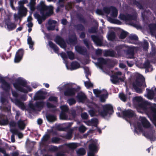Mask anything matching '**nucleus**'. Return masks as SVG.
Here are the masks:
<instances>
[{
	"label": "nucleus",
	"instance_id": "nucleus-1",
	"mask_svg": "<svg viewBox=\"0 0 156 156\" xmlns=\"http://www.w3.org/2000/svg\"><path fill=\"white\" fill-rule=\"evenodd\" d=\"M139 121L140 122H138L135 126L136 131H142L143 126L147 128L150 126V123L144 117H140Z\"/></svg>",
	"mask_w": 156,
	"mask_h": 156
},
{
	"label": "nucleus",
	"instance_id": "nucleus-2",
	"mask_svg": "<svg viewBox=\"0 0 156 156\" xmlns=\"http://www.w3.org/2000/svg\"><path fill=\"white\" fill-rule=\"evenodd\" d=\"M144 82V78L142 75H140L139 77L137 79L136 82L133 84L134 88L136 92L140 93L142 92L141 89L139 88L138 87L142 86L146 87Z\"/></svg>",
	"mask_w": 156,
	"mask_h": 156
},
{
	"label": "nucleus",
	"instance_id": "nucleus-3",
	"mask_svg": "<svg viewBox=\"0 0 156 156\" xmlns=\"http://www.w3.org/2000/svg\"><path fill=\"white\" fill-rule=\"evenodd\" d=\"M28 2L27 0H22L18 2L19 4V13L22 16H26L27 10V9L23 6L25 4Z\"/></svg>",
	"mask_w": 156,
	"mask_h": 156
},
{
	"label": "nucleus",
	"instance_id": "nucleus-4",
	"mask_svg": "<svg viewBox=\"0 0 156 156\" xmlns=\"http://www.w3.org/2000/svg\"><path fill=\"white\" fill-rule=\"evenodd\" d=\"M103 111L99 113V114L105 117L107 115L108 113L111 114L113 112V107L111 105H106L103 107Z\"/></svg>",
	"mask_w": 156,
	"mask_h": 156
},
{
	"label": "nucleus",
	"instance_id": "nucleus-5",
	"mask_svg": "<svg viewBox=\"0 0 156 156\" xmlns=\"http://www.w3.org/2000/svg\"><path fill=\"white\" fill-rule=\"evenodd\" d=\"M152 105L147 102L142 103L140 105L137 107V110L138 112H146L148 110V109L152 107Z\"/></svg>",
	"mask_w": 156,
	"mask_h": 156
},
{
	"label": "nucleus",
	"instance_id": "nucleus-6",
	"mask_svg": "<svg viewBox=\"0 0 156 156\" xmlns=\"http://www.w3.org/2000/svg\"><path fill=\"white\" fill-rule=\"evenodd\" d=\"M13 85L15 88L23 92L27 93L31 90L30 87L27 86L23 85L21 83H14Z\"/></svg>",
	"mask_w": 156,
	"mask_h": 156
},
{
	"label": "nucleus",
	"instance_id": "nucleus-7",
	"mask_svg": "<svg viewBox=\"0 0 156 156\" xmlns=\"http://www.w3.org/2000/svg\"><path fill=\"white\" fill-rule=\"evenodd\" d=\"M38 9L42 12V11H45L49 12L50 13H51L53 11V8L52 6L50 5L48 7L45 6L44 2L41 1L38 6Z\"/></svg>",
	"mask_w": 156,
	"mask_h": 156
},
{
	"label": "nucleus",
	"instance_id": "nucleus-8",
	"mask_svg": "<svg viewBox=\"0 0 156 156\" xmlns=\"http://www.w3.org/2000/svg\"><path fill=\"white\" fill-rule=\"evenodd\" d=\"M72 84L68 83L64 85V88H66L67 90L65 91V94L66 96L71 95L75 94L76 90L74 88H71Z\"/></svg>",
	"mask_w": 156,
	"mask_h": 156
},
{
	"label": "nucleus",
	"instance_id": "nucleus-9",
	"mask_svg": "<svg viewBox=\"0 0 156 156\" xmlns=\"http://www.w3.org/2000/svg\"><path fill=\"white\" fill-rule=\"evenodd\" d=\"M93 92L96 96H98L100 94L102 95V97H100V100L101 101L104 102L106 99L105 97L107 95V92L105 90H100L97 89L93 90Z\"/></svg>",
	"mask_w": 156,
	"mask_h": 156
},
{
	"label": "nucleus",
	"instance_id": "nucleus-10",
	"mask_svg": "<svg viewBox=\"0 0 156 156\" xmlns=\"http://www.w3.org/2000/svg\"><path fill=\"white\" fill-rule=\"evenodd\" d=\"M105 12L107 14H108L111 12V15L113 17H115L117 16V10L114 7H112L110 9L105 8Z\"/></svg>",
	"mask_w": 156,
	"mask_h": 156
},
{
	"label": "nucleus",
	"instance_id": "nucleus-11",
	"mask_svg": "<svg viewBox=\"0 0 156 156\" xmlns=\"http://www.w3.org/2000/svg\"><path fill=\"white\" fill-rule=\"evenodd\" d=\"M97 141L94 142V143L92 144L89 146L90 152L88 153V156H94V152L96 150V143Z\"/></svg>",
	"mask_w": 156,
	"mask_h": 156
},
{
	"label": "nucleus",
	"instance_id": "nucleus-12",
	"mask_svg": "<svg viewBox=\"0 0 156 156\" xmlns=\"http://www.w3.org/2000/svg\"><path fill=\"white\" fill-rule=\"evenodd\" d=\"M23 54V51L22 49H20L18 51L14 59L15 62H18L21 60Z\"/></svg>",
	"mask_w": 156,
	"mask_h": 156
},
{
	"label": "nucleus",
	"instance_id": "nucleus-13",
	"mask_svg": "<svg viewBox=\"0 0 156 156\" xmlns=\"http://www.w3.org/2000/svg\"><path fill=\"white\" fill-rule=\"evenodd\" d=\"M5 27L9 31L12 30L16 28V25L14 23L8 21L6 23Z\"/></svg>",
	"mask_w": 156,
	"mask_h": 156
},
{
	"label": "nucleus",
	"instance_id": "nucleus-14",
	"mask_svg": "<svg viewBox=\"0 0 156 156\" xmlns=\"http://www.w3.org/2000/svg\"><path fill=\"white\" fill-rule=\"evenodd\" d=\"M125 79L124 75L122 76V78H119L117 76L114 75L111 77V80L113 83L115 84L118 82L119 80L123 81L125 80Z\"/></svg>",
	"mask_w": 156,
	"mask_h": 156
},
{
	"label": "nucleus",
	"instance_id": "nucleus-15",
	"mask_svg": "<svg viewBox=\"0 0 156 156\" xmlns=\"http://www.w3.org/2000/svg\"><path fill=\"white\" fill-rule=\"evenodd\" d=\"M55 41L62 48H64L65 45L64 41L60 37H57L55 40Z\"/></svg>",
	"mask_w": 156,
	"mask_h": 156
},
{
	"label": "nucleus",
	"instance_id": "nucleus-16",
	"mask_svg": "<svg viewBox=\"0 0 156 156\" xmlns=\"http://www.w3.org/2000/svg\"><path fill=\"white\" fill-rule=\"evenodd\" d=\"M122 113L125 117L128 118L132 117L134 115L133 112L130 110H127L123 111Z\"/></svg>",
	"mask_w": 156,
	"mask_h": 156
},
{
	"label": "nucleus",
	"instance_id": "nucleus-17",
	"mask_svg": "<svg viewBox=\"0 0 156 156\" xmlns=\"http://www.w3.org/2000/svg\"><path fill=\"white\" fill-rule=\"evenodd\" d=\"M147 95H145L148 99L151 100L153 98L154 93L153 90L152 89L151 90L147 89Z\"/></svg>",
	"mask_w": 156,
	"mask_h": 156
},
{
	"label": "nucleus",
	"instance_id": "nucleus-18",
	"mask_svg": "<svg viewBox=\"0 0 156 156\" xmlns=\"http://www.w3.org/2000/svg\"><path fill=\"white\" fill-rule=\"evenodd\" d=\"M91 37L95 43L97 45L100 46L101 44V39H99V38L95 36H92Z\"/></svg>",
	"mask_w": 156,
	"mask_h": 156
},
{
	"label": "nucleus",
	"instance_id": "nucleus-19",
	"mask_svg": "<svg viewBox=\"0 0 156 156\" xmlns=\"http://www.w3.org/2000/svg\"><path fill=\"white\" fill-rule=\"evenodd\" d=\"M57 22L55 20H50L49 21V23L51 24V25L48 27L47 28L48 30H54L55 24H56Z\"/></svg>",
	"mask_w": 156,
	"mask_h": 156
},
{
	"label": "nucleus",
	"instance_id": "nucleus-20",
	"mask_svg": "<svg viewBox=\"0 0 156 156\" xmlns=\"http://www.w3.org/2000/svg\"><path fill=\"white\" fill-rule=\"evenodd\" d=\"M78 98L80 102H82L86 99L85 95L83 93H80L78 95Z\"/></svg>",
	"mask_w": 156,
	"mask_h": 156
},
{
	"label": "nucleus",
	"instance_id": "nucleus-21",
	"mask_svg": "<svg viewBox=\"0 0 156 156\" xmlns=\"http://www.w3.org/2000/svg\"><path fill=\"white\" fill-rule=\"evenodd\" d=\"M35 0H31L29 4L28 5V6H29L30 10L32 11H33L35 9Z\"/></svg>",
	"mask_w": 156,
	"mask_h": 156
},
{
	"label": "nucleus",
	"instance_id": "nucleus-22",
	"mask_svg": "<svg viewBox=\"0 0 156 156\" xmlns=\"http://www.w3.org/2000/svg\"><path fill=\"white\" fill-rule=\"evenodd\" d=\"M11 131L13 133L17 135L20 138H22L23 136L22 133L19 132L16 129H11Z\"/></svg>",
	"mask_w": 156,
	"mask_h": 156
},
{
	"label": "nucleus",
	"instance_id": "nucleus-23",
	"mask_svg": "<svg viewBox=\"0 0 156 156\" xmlns=\"http://www.w3.org/2000/svg\"><path fill=\"white\" fill-rule=\"evenodd\" d=\"M18 126L20 129L23 130L25 128V124L24 121L20 120L18 122Z\"/></svg>",
	"mask_w": 156,
	"mask_h": 156
},
{
	"label": "nucleus",
	"instance_id": "nucleus-24",
	"mask_svg": "<svg viewBox=\"0 0 156 156\" xmlns=\"http://www.w3.org/2000/svg\"><path fill=\"white\" fill-rule=\"evenodd\" d=\"M71 69H74L79 68L80 65L78 63L74 62L71 63Z\"/></svg>",
	"mask_w": 156,
	"mask_h": 156
},
{
	"label": "nucleus",
	"instance_id": "nucleus-25",
	"mask_svg": "<svg viewBox=\"0 0 156 156\" xmlns=\"http://www.w3.org/2000/svg\"><path fill=\"white\" fill-rule=\"evenodd\" d=\"M128 48H130L132 52L130 54L128 53L127 55V57L128 58H132L133 57V51L134 50V48L133 47H127Z\"/></svg>",
	"mask_w": 156,
	"mask_h": 156
},
{
	"label": "nucleus",
	"instance_id": "nucleus-26",
	"mask_svg": "<svg viewBox=\"0 0 156 156\" xmlns=\"http://www.w3.org/2000/svg\"><path fill=\"white\" fill-rule=\"evenodd\" d=\"M119 17L122 20L125 21L131 19L129 15L125 16L124 15H120Z\"/></svg>",
	"mask_w": 156,
	"mask_h": 156
},
{
	"label": "nucleus",
	"instance_id": "nucleus-27",
	"mask_svg": "<svg viewBox=\"0 0 156 156\" xmlns=\"http://www.w3.org/2000/svg\"><path fill=\"white\" fill-rule=\"evenodd\" d=\"M67 146L71 149H74L78 147L77 144L74 143L68 144Z\"/></svg>",
	"mask_w": 156,
	"mask_h": 156
},
{
	"label": "nucleus",
	"instance_id": "nucleus-28",
	"mask_svg": "<svg viewBox=\"0 0 156 156\" xmlns=\"http://www.w3.org/2000/svg\"><path fill=\"white\" fill-rule=\"evenodd\" d=\"M27 42L29 45V47L31 49H32V45L34 44V42L32 41L31 38L29 37L27 39Z\"/></svg>",
	"mask_w": 156,
	"mask_h": 156
},
{
	"label": "nucleus",
	"instance_id": "nucleus-29",
	"mask_svg": "<svg viewBox=\"0 0 156 156\" xmlns=\"http://www.w3.org/2000/svg\"><path fill=\"white\" fill-rule=\"evenodd\" d=\"M49 44L51 48L54 49L55 52L56 53L58 52L57 51L58 50V48H57L52 42L51 41L49 42Z\"/></svg>",
	"mask_w": 156,
	"mask_h": 156
},
{
	"label": "nucleus",
	"instance_id": "nucleus-30",
	"mask_svg": "<svg viewBox=\"0 0 156 156\" xmlns=\"http://www.w3.org/2000/svg\"><path fill=\"white\" fill-rule=\"evenodd\" d=\"M47 119L50 122L54 121L56 119V117L55 116L49 115L47 116Z\"/></svg>",
	"mask_w": 156,
	"mask_h": 156
},
{
	"label": "nucleus",
	"instance_id": "nucleus-31",
	"mask_svg": "<svg viewBox=\"0 0 156 156\" xmlns=\"http://www.w3.org/2000/svg\"><path fill=\"white\" fill-rule=\"evenodd\" d=\"M77 153L78 155H82L85 154V151L83 149L81 148L77 151Z\"/></svg>",
	"mask_w": 156,
	"mask_h": 156
},
{
	"label": "nucleus",
	"instance_id": "nucleus-32",
	"mask_svg": "<svg viewBox=\"0 0 156 156\" xmlns=\"http://www.w3.org/2000/svg\"><path fill=\"white\" fill-rule=\"evenodd\" d=\"M60 118L61 119H67V116L64 112H62L60 115Z\"/></svg>",
	"mask_w": 156,
	"mask_h": 156
},
{
	"label": "nucleus",
	"instance_id": "nucleus-33",
	"mask_svg": "<svg viewBox=\"0 0 156 156\" xmlns=\"http://www.w3.org/2000/svg\"><path fill=\"white\" fill-rule=\"evenodd\" d=\"M108 39L110 40H112L115 38V34L114 33L112 32L108 35Z\"/></svg>",
	"mask_w": 156,
	"mask_h": 156
},
{
	"label": "nucleus",
	"instance_id": "nucleus-34",
	"mask_svg": "<svg viewBox=\"0 0 156 156\" xmlns=\"http://www.w3.org/2000/svg\"><path fill=\"white\" fill-rule=\"evenodd\" d=\"M98 122V120L97 119H93L91 120L90 122V125L96 126Z\"/></svg>",
	"mask_w": 156,
	"mask_h": 156
},
{
	"label": "nucleus",
	"instance_id": "nucleus-35",
	"mask_svg": "<svg viewBox=\"0 0 156 156\" xmlns=\"http://www.w3.org/2000/svg\"><path fill=\"white\" fill-rule=\"evenodd\" d=\"M86 128L83 126H81L79 128V130L80 132L83 133L86 130Z\"/></svg>",
	"mask_w": 156,
	"mask_h": 156
},
{
	"label": "nucleus",
	"instance_id": "nucleus-36",
	"mask_svg": "<svg viewBox=\"0 0 156 156\" xmlns=\"http://www.w3.org/2000/svg\"><path fill=\"white\" fill-rule=\"evenodd\" d=\"M119 97L120 99L123 101H125L126 99V97L125 95L122 93H120L119 94Z\"/></svg>",
	"mask_w": 156,
	"mask_h": 156
},
{
	"label": "nucleus",
	"instance_id": "nucleus-37",
	"mask_svg": "<svg viewBox=\"0 0 156 156\" xmlns=\"http://www.w3.org/2000/svg\"><path fill=\"white\" fill-rule=\"evenodd\" d=\"M60 108L62 112H67L68 111V108L66 105L62 106L60 107Z\"/></svg>",
	"mask_w": 156,
	"mask_h": 156
},
{
	"label": "nucleus",
	"instance_id": "nucleus-38",
	"mask_svg": "<svg viewBox=\"0 0 156 156\" xmlns=\"http://www.w3.org/2000/svg\"><path fill=\"white\" fill-rule=\"evenodd\" d=\"M134 99L136 102H142L143 101L142 98L140 97H136L134 98Z\"/></svg>",
	"mask_w": 156,
	"mask_h": 156
},
{
	"label": "nucleus",
	"instance_id": "nucleus-39",
	"mask_svg": "<svg viewBox=\"0 0 156 156\" xmlns=\"http://www.w3.org/2000/svg\"><path fill=\"white\" fill-rule=\"evenodd\" d=\"M126 33L125 31H123L121 33L120 36V38L121 39H124L126 37Z\"/></svg>",
	"mask_w": 156,
	"mask_h": 156
},
{
	"label": "nucleus",
	"instance_id": "nucleus-40",
	"mask_svg": "<svg viewBox=\"0 0 156 156\" xmlns=\"http://www.w3.org/2000/svg\"><path fill=\"white\" fill-rule=\"evenodd\" d=\"M68 55L70 59H73L74 58V54L71 51H69L67 52Z\"/></svg>",
	"mask_w": 156,
	"mask_h": 156
},
{
	"label": "nucleus",
	"instance_id": "nucleus-41",
	"mask_svg": "<svg viewBox=\"0 0 156 156\" xmlns=\"http://www.w3.org/2000/svg\"><path fill=\"white\" fill-rule=\"evenodd\" d=\"M85 85L87 87H90L93 86V84L89 81L85 82L84 83Z\"/></svg>",
	"mask_w": 156,
	"mask_h": 156
},
{
	"label": "nucleus",
	"instance_id": "nucleus-42",
	"mask_svg": "<svg viewBox=\"0 0 156 156\" xmlns=\"http://www.w3.org/2000/svg\"><path fill=\"white\" fill-rule=\"evenodd\" d=\"M68 102L69 103L70 105H72L74 104L76 102V101L74 99H69L68 101Z\"/></svg>",
	"mask_w": 156,
	"mask_h": 156
},
{
	"label": "nucleus",
	"instance_id": "nucleus-43",
	"mask_svg": "<svg viewBox=\"0 0 156 156\" xmlns=\"http://www.w3.org/2000/svg\"><path fill=\"white\" fill-rule=\"evenodd\" d=\"M18 105L22 109H24L25 107L24 104L21 102L19 101Z\"/></svg>",
	"mask_w": 156,
	"mask_h": 156
},
{
	"label": "nucleus",
	"instance_id": "nucleus-44",
	"mask_svg": "<svg viewBox=\"0 0 156 156\" xmlns=\"http://www.w3.org/2000/svg\"><path fill=\"white\" fill-rule=\"evenodd\" d=\"M89 112L90 115L91 116L96 115H98L97 114L96 112H95L93 110H90L89 111Z\"/></svg>",
	"mask_w": 156,
	"mask_h": 156
},
{
	"label": "nucleus",
	"instance_id": "nucleus-45",
	"mask_svg": "<svg viewBox=\"0 0 156 156\" xmlns=\"http://www.w3.org/2000/svg\"><path fill=\"white\" fill-rule=\"evenodd\" d=\"M82 118L84 119H87L88 118V115L86 113H83L81 114Z\"/></svg>",
	"mask_w": 156,
	"mask_h": 156
},
{
	"label": "nucleus",
	"instance_id": "nucleus-46",
	"mask_svg": "<svg viewBox=\"0 0 156 156\" xmlns=\"http://www.w3.org/2000/svg\"><path fill=\"white\" fill-rule=\"evenodd\" d=\"M44 104L42 102H37V106L38 108H41L43 107Z\"/></svg>",
	"mask_w": 156,
	"mask_h": 156
},
{
	"label": "nucleus",
	"instance_id": "nucleus-47",
	"mask_svg": "<svg viewBox=\"0 0 156 156\" xmlns=\"http://www.w3.org/2000/svg\"><path fill=\"white\" fill-rule=\"evenodd\" d=\"M98 61L101 63H105L106 61L102 58H99L98 59Z\"/></svg>",
	"mask_w": 156,
	"mask_h": 156
},
{
	"label": "nucleus",
	"instance_id": "nucleus-48",
	"mask_svg": "<svg viewBox=\"0 0 156 156\" xmlns=\"http://www.w3.org/2000/svg\"><path fill=\"white\" fill-rule=\"evenodd\" d=\"M0 152L4 154V156H9V154L6 153L5 150L2 148H0Z\"/></svg>",
	"mask_w": 156,
	"mask_h": 156
},
{
	"label": "nucleus",
	"instance_id": "nucleus-49",
	"mask_svg": "<svg viewBox=\"0 0 156 156\" xmlns=\"http://www.w3.org/2000/svg\"><path fill=\"white\" fill-rule=\"evenodd\" d=\"M57 98L55 97H51L49 98V100L50 101H57Z\"/></svg>",
	"mask_w": 156,
	"mask_h": 156
},
{
	"label": "nucleus",
	"instance_id": "nucleus-50",
	"mask_svg": "<svg viewBox=\"0 0 156 156\" xmlns=\"http://www.w3.org/2000/svg\"><path fill=\"white\" fill-rule=\"evenodd\" d=\"M16 125V124L14 122H12L10 124V130L13 129L12 127L15 126Z\"/></svg>",
	"mask_w": 156,
	"mask_h": 156
},
{
	"label": "nucleus",
	"instance_id": "nucleus-51",
	"mask_svg": "<svg viewBox=\"0 0 156 156\" xmlns=\"http://www.w3.org/2000/svg\"><path fill=\"white\" fill-rule=\"evenodd\" d=\"M130 38L131 40H137L138 38L137 36L135 35H133L130 36Z\"/></svg>",
	"mask_w": 156,
	"mask_h": 156
},
{
	"label": "nucleus",
	"instance_id": "nucleus-52",
	"mask_svg": "<svg viewBox=\"0 0 156 156\" xmlns=\"http://www.w3.org/2000/svg\"><path fill=\"white\" fill-rule=\"evenodd\" d=\"M8 121L7 120H2L1 122V124L3 125H5L8 123Z\"/></svg>",
	"mask_w": 156,
	"mask_h": 156
},
{
	"label": "nucleus",
	"instance_id": "nucleus-53",
	"mask_svg": "<svg viewBox=\"0 0 156 156\" xmlns=\"http://www.w3.org/2000/svg\"><path fill=\"white\" fill-rule=\"evenodd\" d=\"M45 18H41L40 17H38L37 18V20L38 21V22L39 24H41V23L42 22V20H44Z\"/></svg>",
	"mask_w": 156,
	"mask_h": 156
},
{
	"label": "nucleus",
	"instance_id": "nucleus-54",
	"mask_svg": "<svg viewBox=\"0 0 156 156\" xmlns=\"http://www.w3.org/2000/svg\"><path fill=\"white\" fill-rule=\"evenodd\" d=\"M49 138V136L48 135L44 136L43 138V139L44 141L47 140Z\"/></svg>",
	"mask_w": 156,
	"mask_h": 156
},
{
	"label": "nucleus",
	"instance_id": "nucleus-55",
	"mask_svg": "<svg viewBox=\"0 0 156 156\" xmlns=\"http://www.w3.org/2000/svg\"><path fill=\"white\" fill-rule=\"evenodd\" d=\"M60 55L63 58H66V55L64 53H62L60 54Z\"/></svg>",
	"mask_w": 156,
	"mask_h": 156
},
{
	"label": "nucleus",
	"instance_id": "nucleus-56",
	"mask_svg": "<svg viewBox=\"0 0 156 156\" xmlns=\"http://www.w3.org/2000/svg\"><path fill=\"white\" fill-rule=\"evenodd\" d=\"M121 75L122 73L121 72H118L115 73V76H117L118 77L119 76Z\"/></svg>",
	"mask_w": 156,
	"mask_h": 156
},
{
	"label": "nucleus",
	"instance_id": "nucleus-57",
	"mask_svg": "<svg viewBox=\"0 0 156 156\" xmlns=\"http://www.w3.org/2000/svg\"><path fill=\"white\" fill-rule=\"evenodd\" d=\"M155 107L154 108H151V109L153 112L155 113H156V105H154Z\"/></svg>",
	"mask_w": 156,
	"mask_h": 156
},
{
	"label": "nucleus",
	"instance_id": "nucleus-58",
	"mask_svg": "<svg viewBox=\"0 0 156 156\" xmlns=\"http://www.w3.org/2000/svg\"><path fill=\"white\" fill-rule=\"evenodd\" d=\"M11 140L12 142H14L15 141L14 136L13 135H12L11 136Z\"/></svg>",
	"mask_w": 156,
	"mask_h": 156
},
{
	"label": "nucleus",
	"instance_id": "nucleus-59",
	"mask_svg": "<svg viewBox=\"0 0 156 156\" xmlns=\"http://www.w3.org/2000/svg\"><path fill=\"white\" fill-rule=\"evenodd\" d=\"M37 122L38 124H41L42 122V120L41 119H38L37 120Z\"/></svg>",
	"mask_w": 156,
	"mask_h": 156
},
{
	"label": "nucleus",
	"instance_id": "nucleus-60",
	"mask_svg": "<svg viewBox=\"0 0 156 156\" xmlns=\"http://www.w3.org/2000/svg\"><path fill=\"white\" fill-rule=\"evenodd\" d=\"M108 55L111 56H113L114 55V53L113 52H112L111 51H108Z\"/></svg>",
	"mask_w": 156,
	"mask_h": 156
},
{
	"label": "nucleus",
	"instance_id": "nucleus-61",
	"mask_svg": "<svg viewBox=\"0 0 156 156\" xmlns=\"http://www.w3.org/2000/svg\"><path fill=\"white\" fill-rule=\"evenodd\" d=\"M67 22V21L65 19H63L62 21V23L63 25H65Z\"/></svg>",
	"mask_w": 156,
	"mask_h": 156
},
{
	"label": "nucleus",
	"instance_id": "nucleus-62",
	"mask_svg": "<svg viewBox=\"0 0 156 156\" xmlns=\"http://www.w3.org/2000/svg\"><path fill=\"white\" fill-rule=\"evenodd\" d=\"M33 26V24L31 22H29L27 24V26L29 27H31Z\"/></svg>",
	"mask_w": 156,
	"mask_h": 156
},
{
	"label": "nucleus",
	"instance_id": "nucleus-63",
	"mask_svg": "<svg viewBox=\"0 0 156 156\" xmlns=\"http://www.w3.org/2000/svg\"><path fill=\"white\" fill-rule=\"evenodd\" d=\"M32 20V18L31 16H29L27 18V21H30L31 20Z\"/></svg>",
	"mask_w": 156,
	"mask_h": 156
},
{
	"label": "nucleus",
	"instance_id": "nucleus-64",
	"mask_svg": "<svg viewBox=\"0 0 156 156\" xmlns=\"http://www.w3.org/2000/svg\"><path fill=\"white\" fill-rule=\"evenodd\" d=\"M119 66L122 68H124L125 67V65L122 63H121L119 64Z\"/></svg>",
	"mask_w": 156,
	"mask_h": 156
}]
</instances>
